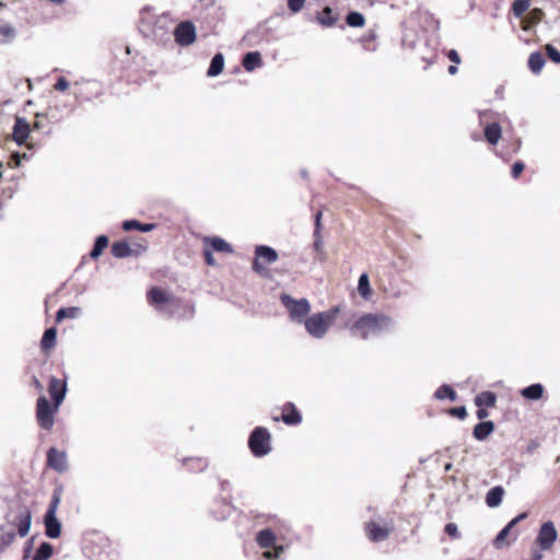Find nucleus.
I'll use <instances>...</instances> for the list:
<instances>
[{
	"instance_id": "a878e982",
	"label": "nucleus",
	"mask_w": 560,
	"mask_h": 560,
	"mask_svg": "<svg viewBox=\"0 0 560 560\" xmlns=\"http://www.w3.org/2000/svg\"><path fill=\"white\" fill-rule=\"evenodd\" d=\"M486 140L494 145L499 142L502 136L501 126L498 122H491L485 127L483 130Z\"/></svg>"
},
{
	"instance_id": "4c0bfd02",
	"label": "nucleus",
	"mask_w": 560,
	"mask_h": 560,
	"mask_svg": "<svg viewBox=\"0 0 560 560\" xmlns=\"http://www.w3.org/2000/svg\"><path fill=\"white\" fill-rule=\"evenodd\" d=\"M358 292L364 300H369L371 298L372 290L370 285L369 276L366 273H362L359 277Z\"/></svg>"
},
{
	"instance_id": "58836bf2",
	"label": "nucleus",
	"mask_w": 560,
	"mask_h": 560,
	"mask_svg": "<svg viewBox=\"0 0 560 560\" xmlns=\"http://www.w3.org/2000/svg\"><path fill=\"white\" fill-rule=\"evenodd\" d=\"M434 398L438 400L447 398L454 401L456 399V392L450 385L443 384L435 390Z\"/></svg>"
},
{
	"instance_id": "603ef678",
	"label": "nucleus",
	"mask_w": 560,
	"mask_h": 560,
	"mask_svg": "<svg viewBox=\"0 0 560 560\" xmlns=\"http://www.w3.org/2000/svg\"><path fill=\"white\" fill-rule=\"evenodd\" d=\"M524 168H525V164L522 161H516L512 165V170H511L512 177L517 178L521 175V173L524 171Z\"/></svg>"
},
{
	"instance_id": "0eeeda50",
	"label": "nucleus",
	"mask_w": 560,
	"mask_h": 560,
	"mask_svg": "<svg viewBox=\"0 0 560 560\" xmlns=\"http://www.w3.org/2000/svg\"><path fill=\"white\" fill-rule=\"evenodd\" d=\"M332 319V313L322 312L308 316L302 324L310 336L322 339L327 334Z\"/></svg>"
},
{
	"instance_id": "6ab92c4d",
	"label": "nucleus",
	"mask_w": 560,
	"mask_h": 560,
	"mask_svg": "<svg viewBox=\"0 0 560 560\" xmlns=\"http://www.w3.org/2000/svg\"><path fill=\"white\" fill-rule=\"evenodd\" d=\"M277 533L271 527H266L256 534V542L260 548H270L275 546Z\"/></svg>"
},
{
	"instance_id": "6e6552de",
	"label": "nucleus",
	"mask_w": 560,
	"mask_h": 560,
	"mask_svg": "<svg viewBox=\"0 0 560 560\" xmlns=\"http://www.w3.org/2000/svg\"><path fill=\"white\" fill-rule=\"evenodd\" d=\"M59 407L51 405L45 396H39L36 402V419L38 425L44 430H50L55 422V413Z\"/></svg>"
},
{
	"instance_id": "a211bd4d",
	"label": "nucleus",
	"mask_w": 560,
	"mask_h": 560,
	"mask_svg": "<svg viewBox=\"0 0 560 560\" xmlns=\"http://www.w3.org/2000/svg\"><path fill=\"white\" fill-rule=\"evenodd\" d=\"M281 420L287 425H298L302 422V416L300 411L296 409L295 405L289 401L283 405Z\"/></svg>"
},
{
	"instance_id": "ea45409f",
	"label": "nucleus",
	"mask_w": 560,
	"mask_h": 560,
	"mask_svg": "<svg viewBox=\"0 0 560 560\" xmlns=\"http://www.w3.org/2000/svg\"><path fill=\"white\" fill-rule=\"evenodd\" d=\"M52 546L47 541H43L39 545L38 549L36 550L32 560H48L52 556Z\"/></svg>"
},
{
	"instance_id": "4d7b16f0",
	"label": "nucleus",
	"mask_w": 560,
	"mask_h": 560,
	"mask_svg": "<svg viewBox=\"0 0 560 560\" xmlns=\"http://www.w3.org/2000/svg\"><path fill=\"white\" fill-rule=\"evenodd\" d=\"M203 255H205V260H206L207 265H209V266H214L215 265V260L213 258V255H212L211 250L205 249L203 250Z\"/></svg>"
},
{
	"instance_id": "1a4fd4ad",
	"label": "nucleus",
	"mask_w": 560,
	"mask_h": 560,
	"mask_svg": "<svg viewBox=\"0 0 560 560\" xmlns=\"http://www.w3.org/2000/svg\"><path fill=\"white\" fill-rule=\"evenodd\" d=\"M382 518L370 520L364 524L365 535L372 542H381L386 540L392 532L394 530V526L392 523L381 524Z\"/></svg>"
},
{
	"instance_id": "de8ad7c7",
	"label": "nucleus",
	"mask_w": 560,
	"mask_h": 560,
	"mask_svg": "<svg viewBox=\"0 0 560 560\" xmlns=\"http://www.w3.org/2000/svg\"><path fill=\"white\" fill-rule=\"evenodd\" d=\"M547 57L555 63H560V50L552 45L546 46Z\"/></svg>"
},
{
	"instance_id": "052dcab7",
	"label": "nucleus",
	"mask_w": 560,
	"mask_h": 560,
	"mask_svg": "<svg viewBox=\"0 0 560 560\" xmlns=\"http://www.w3.org/2000/svg\"><path fill=\"white\" fill-rule=\"evenodd\" d=\"M542 550L539 548V550L537 549H533L532 550V555H530V559L529 560H542L544 558V555L541 552Z\"/></svg>"
},
{
	"instance_id": "774afa93",
	"label": "nucleus",
	"mask_w": 560,
	"mask_h": 560,
	"mask_svg": "<svg viewBox=\"0 0 560 560\" xmlns=\"http://www.w3.org/2000/svg\"><path fill=\"white\" fill-rule=\"evenodd\" d=\"M508 524L510 525V527H513V528H514V527L518 524V522H517V521H516V518L514 517V518H512Z\"/></svg>"
},
{
	"instance_id": "338daca9",
	"label": "nucleus",
	"mask_w": 560,
	"mask_h": 560,
	"mask_svg": "<svg viewBox=\"0 0 560 560\" xmlns=\"http://www.w3.org/2000/svg\"><path fill=\"white\" fill-rule=\"evenodd\" d=\"M527 513L526 512H523L521 514H518L517 516H515L516 521L520 523L521 521L525 520L527 517Z\"/></svg>"
},
{
	"instance_id": "f8f14e48",
	"label": "nucleus",
	"mask_w": 560,
	"mask_h": 560,
	"mask_svg": "<svg viewBox=\"0 0 560 560\" xmlns=\"http://www.w3.org/2000/svg\"><path fill=\"white\" fill-rule=\"evenodd\" d=\"M177 45L186 47L196 40V27L190 21H183L172 31Z\"/></svg>"
},
{
	"instance_id": "423d86ee",
	"label": "nucleus",
	"mask_w": 560,
	"mask_h": 560,
	"mask_svg": "<svg viewBox=\"0 0 560 560\" xmlns=\"http://www.w3.org/2000/svg\"><path fill=\"white\" fill-rule=\"evenodd\" d=\"M248 447L255 457L268 455L271 447V434L264 427H256L249 434Z\"/></svg>"
},
{
	"instance_id": "473e14b6",
	"label": "nucleus",
	"mask_w": 560,
	"mask_h": 560,
	"mask_svg": "<svg viewBox=\"0 0 560 560\" xmlns=\"http://www.w3.org/2000/svg\"><path fill=\"white\" fill-rule=\"evenodd\" d=\"M57 330L54 327L47 328L40 340L43 351H48L56 346Z\"/></svg>"
},
{
	"instance_id": "a19ab883",
	"label": "nucleus",
	"mask_w": 560,
	"mask_h": 560,
	"mask_svg": "<svg viewBox=\"0 0 560 560\" xmlns=\"http://www.w3.org/2000/svg\"><path fill=\"white\" fill-rule=\"evenodd\" d=\"M81 314V308L77 306L61 307L57 311L56 320L61 322L63 318H77Z\"/></svg>"
},
{
	"instance_id": "9d476101",
	"label": "nucleus",
	"mask_w": 560,
	"mask_h": 560,
	"mask_svg": "<svg viewBox=\"0 0 560 560\" xmlns=\"http://www.w3.org/2000/svg\"><path fill=\"white\" fill-rule=\"evenodd\" d=\"M278 259V253L268 245H257L255 247V259L253 261V270L258 275H265L266 268L264 264L271 265Z\"/></svg>"
},
{
	"instance_id": "20e7f679",
	"label": "nucleus",
	"mask_w": 560,
	"mask_h": 560,
	"mask_svg": "<svg viewBox=\"0 0 560 560\" xmlns=\"http://www.w3.org/2000/svg\"><path fill=\"white\" fill-rule=\"evenodd\" d=\"M62 486H57L44 515L45 534L50 539L59 538L61 535V522L57 518V510L62 498Z\"/></svg>"
},
{
	"instance_id": "7ed1b4c3",
	"label": "nucleus",
	"mask_w": 560,
	"mask_h": 560,
	"mask_svg": "<svg viewBox=\"0 0 560 560\" xmlns=\"http://www.w3.org/2000/svg\"><path fill=\"white\" fill-rule=\"evenodd\" d=\"M139 30L143 36L152 39L158 45L167 46L172 43V21L165 13L156 18L142 14Z\"/></svg>"
},
{
	"instance_id": "7c9ffc66",
	"label": "nucleus",
	"mask_w": 560,
	"mask_h": 560,
	"mask_svg": "<svg viewBox=\"0 0 560 560\" xmlns=\"http://www.w3.org/2000/svg\"><path fill=\"white\" fill-rule=\"evenodd\" d=\"M497 402V395L493 392H481L475 397V405L477 407H494Z\"/></svg>"
},
{
	"instance_id": "e2e57ef3",
	"label": "nucleus",
	"mask_w": 560,
	"mask_h": 560,
	"mask_svg": "<svg viewBox=\"0 0 560 560\" xmlns=\"http://www.w3.org/2000/svg\"><path fill=\"white\" fill-rule=\"evenodd\" d=\"M320 220H322V211H318L316 214H315V231H318L320 230Z\"/></svg>"
},
{
	"instance_id": "13d9d810",
	"label": "nucleus",
	"mask_w": 560,
	"mask_h": 560,
	"mask_svg": "<svg viewBox=\"0 0 560 560\" xmlns=\"http://www.w3.org/2000/svg\"><path fill=\"white\" fill-rule=\"evenodd\" d=\"M231 489H232V485L229 480H221L220 481V490L222 492H228L230 493L231 492Z\"/></svg>"
},
{
	"instance_id": "39448f33",
	"label": "nucleus",
	"mask_w": 560,
	"mask_h": 560,
	"mask_svg": "<svg viewBox=\"0 0 560 560\" xmlns=\"http://www.w3.org/2000/svg\"><path fill=\"white\" fill-rule=\"evenodd\" d=\"M282 305L289 313L292 322L302 324L311 312V304L307 299H294L290 294L282 293L280 296Z\"/></svg>"
},
{
	"instance_id": "0e129e2a",
	"label": "nucleus",
	"mask_w": 560,
	"mask_h": 560,
	"mask_svg": "<svg viewBox=\"0 0 560 560\" xmlns=\"http://www.w3.org/2000/svg\"><path fill=\"white\" fill-rule=\"evenodd\" d=\"M32 542H33V538L26 542V546L24 547V558H27L30 556V552L32 549Z\"/></svg>"
},
{
	"instance_id": "9b49d317",
	"label": "nucleus",
	"mask_w": 560,
	"mask_h": 560,
	"mask_svg": "<svg viewBox=\"0 0 560 560\" xmlns=\"http://www.w3.org/2000/svg\"><path fill=\"white\" fill-rule=\"evenodd\" d=\"M558 532L552 521L544 522L540 525L538 534L535 538V545L541 550H550L557 541Z\"/></svg>"
},
{
	"instance_id": "5fc2aeb1",
	"label": "nucleus",
	"mask_w": 560,
	"mask_h": 560,
	"mask_svg": "<svg viewBox=\"0 0 560 560\" xmlns=\"http://www.w3.org/2000/svg\"><path fill=\"white\" fill-rule=\"evenodd\" d=\"M450 413L454 417H457L458 419H465L467 416V410L464 406L460 407H454L450 409Z\"/></svg>"
},
{
	"instance_id": "ddd939ff",
	"label": "nucleus",
	"mask_w": 560,
	"mask_h": 560,
	"mask_svg": "<svg viewBox=\"0 0 560 560\" xmlns=\"http://www.w3.org/2000/svg\"><path fill=\"white\" fill-rule=\"evenodd\" d=\"M67 389V381L59 380L56 376H51L49 378L48 393L50 395L52 404L56 405V407H60V405L65 400Z\"/></svg>"
},
{
	"instance_id": "393cba45",
	"label": "nucleus",
	"mask_w": 560,
	"mask_h": 560,
	"mask_svg": "<svg viewBox=\"0 0 560 560\" xmlns=\"http://www.w3.org/2000/svg\"><path fill=\"white\" fill-rule=\"evenodd\" d=\"M545 392L540 383H535L521 389V395L527 400H538L542 397Z\"/></svg>"
},
{
	"instance_id": "e433bc0d",
	"label": "nucleus",
	"mask_w": 560,
	"mask_h": 560,
	"mask_svg": "<svg viewBox=\"0 0 560 560\" xmlns=\"http://www.w3.org/2000/svg\"><path fill=\"white\" fill-rule=\"evenodd\" d=\"M208 242L210 243L211 248L218 253H233L232 246L219 236L209 237Z\"/></svg>"
},
{
	"instance_id": "f03ea898",
	"label": "nucleus",
	"mask_w": 560,
	"mask_h": 560,
	"mask_svg": "<svg viewBox=\"0 0 560 560\" xmlns=\"http://www.w3.org/2000/svg\"><path fill=\"white\" fill-rule=\"evenodd\" d=\"M394 319L383 313H368L361 315L351 326L350 334L362 340L378 338L392 331Z\"/></svg>"
},
{
	"instance_id": "4468645a",
	"label": "nucleus",
	"mask_w": 560,
	"mask_h": 560,
	"mask_svg": "<svg viewBox=\"0 0 560 560\" xmlns=\"http://www.w3.org/2000/svg\"><path fill=\"white\" fill-rule=\"evenodd\" d=\"M47 464L54 470L65 472L68 469L66 452L59 451L56 447H50L47 451Z\"/></svg>"
},
{
	"instance_id": "c9c22d12",
	"label": "nucleus",
	"mask_w": 560,
	"mask_h": 560,
	"mask_svg": "<svg viewBox=\"0 0 560 560\" xmlns=\"http://www.w3.org/2000/svg\"><path fill=\"white\" fill-rule=\"evenodd\" d=\"M108 245V237L106 235H98L95 241L92 250L90 252V256L92 259L98 258L103 250Z\"/></svg>"
},
{
	"instance_id": "f704fd0d",
	"label": "nucleus",
	"mask_w": 560,
	"mask_h": 560,
	"mask_svg": "<svg viewBox=\"0 0 560 560\" xmlns=\"http://www.w3.org/2000/svg\"><path fill=\"white\" fill-rule=\"evenodd\" d=\"M545 66V58L539 51L532 52L528 57V68L533 73H539Z\"/></svg>"
},
{
	"instance_id": "cd10ccee",
	"label": "nucleus",
	"mask_w": 560,
	"mask_h": 560,
	"mask_svg": "<svg viewBox=\"0 0 560 560\" xmlns=\"http://www.w3.org/2000/svg\"><path fill=\"white\" fill-rule=\"evenodd\" d=\"M0 36L2 37L1 44H9L16 38L18 31L11 23L0 21Z\"/></svg>"
},
{
	"instance_id": "8fccbe9b",
	"label": "nucleus",
	"mask_w": 560,
	"mask_h": 560,
	"mask_svg": "<svg viewBox=\"0 0 560 560\" xmlns=\"http://www.w3.org/2000/svg\"><path fill=\"white\" fill-rule=\"evenodd\" d=\"M306 0H288V8L291 12L298 13L300 12Z\"/></svg>"
},
{
	"instance_id": "a18cd8bd",
	"label": "nucleus",
	"mask_w": 560,
	"mask_h": 560,
	"mask_svg": "<svg viewBox=\"0 0 560 560\" xmlns=\"http://www.w3.org/2000/svg\"><path fill=\"white\" fill-rule=\"evenodd\" d=\"M510 533L505 529V528H502L497 537L494 538V541H493V545L497 549H501L503 548L504 546H509L511 545V541H508L506 540V537Z\"/></svg>"
},
{
	"instance_id": "aec40b11",
	"label": "nucleus",
	"mask_w": 560,
	"mask_h": 560,
	"mask_svg": "<svg viewBox=\"0 0 560 560\" xmlns=\"http://www.w3.org/2000/svg\"><path fill=\"white\" fill-rule=\"evenodd\" d=\"M494 431V423L491 420L480 421L472 430V435L478 441H485Z\"/></svg>"
},
{
	"instance_id": "2f4dec72",
	"label": "nucleus",
	"mask_w": 560,
	"mask_h": 560,
	"mask_svg": "<svg viewBox=\"0 0 560 560\" xmlns=\"http://www.w3.org/2000/svg\"><path fill=\"white\" fill-rule=\"evenodd\" d=\"M154 228H155V225L153 223H141L138 220H125L122 222V229L125 231L137 230V231H140V232L147 233V232L152 231Z\"/></svg>"
},
{
	"instance_id": "79ce46f5",
	"label": "nucleus",
	"mask_w": 560,
	"mask_h": 560,
	"mask_svg": "<svg viewBox=\"0 0 560 560\" xmlns=\"http://www.w3.org/2000/svg\"><path fill=\"white\" fill-rule=\"evenodd\" d=\"M315 241H314V250L316 253L315 259L319 261H324L326 259V253L324 250V242L320 236V232L315 231L314 232Z\"/></svg>"
},
{
	"instance_id": "b1692460",
	"label": "nucleus",
	"mask_w": 560,
	"mask_h": 560,
	"mask_svg": "<svg viewBox=\"0 0 560 560\" xmlns=\"http://www.w3.org/2000/svg\"><path fill=\"white\" fill-rule=\"evenodd\" d=\"M183 465L192 472H201L207 469L209 463L205 457H187L183 459Z\"/></svg>"
},
{
	"instance_id": "3c124183",
	"label": "nucleus",
	"mask_w": 560,
	"mask_h": 560,
	"mask_svg": "<svg viewBox=\"0 0 560 560\" xmlns=\"http://www.w3.org/2000/svg\"><path fill=\"white\" fill-rule=\"evenodd\" d=\"M32 158V154H28V153H19V152H14L12 153L11 155V159L14 161V164L16 167H19L21 165V161L22 160H30Z\"/></svg>"
},
{
	"instance_id": "c85d7f7f",
	"label": "nucleus",
	"mask_w": 560,
	"mask_h": 560,
	"mask_svg": "<svg viewBox=\"0 0 560 560\" xmlns=\"http://www.w3.org/2000/svg\"><path fill=\"white\" fill-rule=\"evenodd\" d=\"M224 68V56L222 52L215 54L211 61L210 66L207 70V75L210 78L218 77Z\"/></svg>"
},
{
	"instance_id": "49530a36",
	"label": "nucleus",
	"mask_w": 560,
	"mask_h": 560,
	"mask_svg": "<svg viewBox=\"0 0 560 560\" xmlns=\"http://www.w3.org/2000/svg\"><path fill=\"white\" fill-rule=\"evenodd\" d=\"M283 552V546H273L272 550H266L262 552V558L266 560H278Z\"/></svg>"
},
{
	"instance_id": "4be33fe9",
	"label": "nucleus",
	"mask_w": 560,
	"mask_h": 560,
	"mask_svg": "<svg viewBox=\"0 0 560 560\" xmlns=\"http://www.w3.org/2000/svg\"><path fill=\"white\" fill-rule=\"evenodd\" d=\"M268 527H271L275 533L279 535H284L288 533L291 528L289 522L284 518H281L278 515H270L267 518Z\"/></svg>"
},
{
	"instance_id": "f257e3e1",
	"label": "nucleus",
	"mask_w": 560,
	"mask_h": 560,
	"mask_svg": "<svg viewBox=\"0 0 560 560\" xmlns=\"http://www.w3.org/2000/svg\"><path fill=\"white\" fill-rule=\"evenodd\" d=\"M7 524L0 526V553L12 544L18 534L24 537L28 534L32 513L26 505L18 504L5 515Z\"/></svg>"
},
{
	"instance_id": "dca6fc26",
	"label": "nucleus",
	"mask_w": 560,
	"mask_h": 560,
	"mask_svg": "<svg viewBox=\"0 0 560 560\" xmlns=\"http://www.w3.org/2000/svg\"><path fill=\"white\" fill-rule=\"evenodd\" d=\"M81 84H86L90 89L86 91H84V90L74 91L73 94L78 101H91L93 97H97L103 94V90L96 81L81 80V81H77L74 83V85H81Z\"/></svg>"
},
{
	"instance_id": "37998d69",
	"label": "nucleus",
	"mask_w": 560,
	"mask_h": 560,
	"mask_svg": "<svg viewBox=\"0 0 560 560\" xmlns=\"http://www.w3.org/2000/svg\"><path fill=\"white\" fill-rule=\"evenodd\" d=\"M346 22L351 27H361L365 23V19L362 13L351 11L347 14Z\"/></svg>"
},
{
	"instance_id": "c756f323",
	"label": "nucleus",
	"mask_w": 560,
	"mask_h": 560,
	"mask_svg": "<svg viewBox=\"0 0 560 560\" xmlns=\"http://www.w3.org/2000/svg\"><path fill=\"white\" fill-rule=\"evenodd\" d=\"M148 300L151 304L155 305L166 304L170 302L168 294L158 287L152 288L148 292Z\"/></svg>"
},
{
	"instance_id": "c03bdc74",
	"label": "nucleus",
	"mask_w": 560,
	"mask_h": 560,
	"mask_svg": "<svg viewBox=\"0 0 560 560\" xmlns=\"http://www.w3.org/2000/svg\"><path fill=\"white\" fill-rule=\"evenodd\" d=\"M529 0H515L512 3V12L515 18H521L529 8Z\"/></svg>"
},
{
	"instance_id": "09e8293b",
	"label": "nucleus",
	"mask_w": 560,
	"mask_h": 560,
	"mask_svg": "<svg viewBox=\"0 0 560 560\" xmlns=\"http://www.w3.org/2000/svg\"><path fill=\"white\" fill-rule=\"evenodd\" d=\"M445 533L452 537L453 539H458L460 534L458 532V527L455 523H447L444 528Z\"/></svg>"
},
{
	"instance_id": "72a5a7b5",
	"label": "nucleus",
	"mask_w": 560,
	"mask_h": 560,
	"mask_svg": "<svg viewBox=\"0 0 560 560\" xmlns=\"http://www.w3.org/2000/svg\"><path fill=\"white\" fill-rule=\"evenodd\" d=\"M317 21L326 27L335 25L337 22V15L334 14L331 8L325 7L322 12L317 14Z\"/></svg>"
},
{
	"instance_id": "6e6d98bb",
	"label": "nucleus",
	"mask_w": 560,
	"mask_h": 560,
	"mask_svg": "<svg viewBox=\"0 0 560 560\" xmlns=\"http://www.w3.org/2000/svg\"><path fill=\"white\" fill-rule=\"evenodd\" d=\"M447 58L455 65H459L462 61L458 52L455 49H450L447 51Z\"/></svg>"
},
{
	"instance_id": "69168bd1",
	"label": "nucleus",
	"mask_w": 560,
	"mask_h": 560,
	"mask_svg": "<svg viewBox=\"0 0 560 560\" xmlns=\"http://www.w3.org/2000/svg\"><path fill=\"white\" fill-rule=\"evenodd\" d=\"M447 71H448V73H450L451 75L456 74V73H457V71H458L457 65H455V63H454V65H451V66L448 67Z\"/></svg>"
},
{
	"instance_id": "412c9836",
	"label": "nucleus",
	"mask_w": 560,
	"mask_h": 560,
	"mask_svg": "<svg viewBox=\"0 0 560 560\" xmlns=\"http://www.w3.org/2000/svg\"><path fill=\"white\" fill-rule=\"evenodd\" d=\"M503 495H504V489L502 486L492 487L487 492L485 502L491 509L498 508L502 503Z\"/></svg>"
},
{
	"instance_id": "5701e85b",
	"label": "nucleus",
	"mask_w": 560,
	"mask_h": 560,
	"mask_svg": "<svg viewBox=\"0 0 560 560\" xmlns=\"http://www.w3.org/2000/svg\"><path fill=\"white\" fill-rule=\"evenodd\" d=\"M262 59L259 51H248L243 57V67L246 71L252 72L256 68L261 67Z\"/></svg>"
},
{
	"instance_id": "864d4df0",
	"label": "nucleus",
	"mask_w": 560,
	"mask_h": 560,
	"mask_svg": "<svg viewBox=\"0 0 560 560\" xmlns=\"http://www.w3.org/2000/svg\"><path fill=\"white\" fill-rule=\"evenodd\" d=\"M70 86L69 81L65 77H59L54 88L56 91L63 92Z\"/></svg>"
},
{
	"instance_id": "bf43d9fd",
	"label": "nucleus",
	"mask_w": 560,
	"mask_h": 560,
	"mask_svg": "<svg viewBox=\"0 0 560 560\" xmlns=\"http://www.w3.org/2000/svg\"><path fill=\"white\" fill-rule=\"evenodd\" d=\"M476 416L479 420H483L486 419L488 416H489V412L487 411L486 408H482V407H478L477 411H476Z\"/></svg>"
},
{
	"instance_id": "2eb2a0df",
	"label": "nucleus",
	"mask_w": 560,
	"mask_h": 560,
	"mask_svg": "<svg viewBox=\"0 0 560 560\" xmlns=\"http://www.w3.org/2000/svg\"><path fill=\"white\" fill-rule=\"evenodd\" d=\"M233 510L234 508L229 497L215 500L210 512L214 520L224 521L231 516Z\"/></svg>"
},
{
	"instance_id": "f3484780",
	"label": "nucleus",
	"mask_w": 560,
	"mask_h": 560,
	"mask_svg": "<svg viewBox=\"0 0 560 560\" xmlns=\"http://www.w3.org/2000/svg\"><path fill=\"white\" fill-rule=\"evenodd\" d=\"M30 124L27 120L23 117H18L15 119L14 126H13V139L19 144L22 145L26 142L28 136H30Z\"/></svg>"
},
{
	"instance_id": "680f3d73",
	"label": "nucleus",
	"mask_w": 560,
	"mask_h": 560,
	"mask_svg": "<svg viewBox=\"0 0 560 560\" xmlns=\"http://www.w3.org/2000/svg\"><path fill=\"white\" fill-rule=\"evenodd\" d=\"M32 385L35 387L36 390L38 392H43L44 389V386L43 384L40 383V381L37 378V376H33L32 377Z\"/></svg>"
},
{
	"instance_id": "bb28decb",
	"label": "nucleus",
	"mask_w": 560,
	"mask_h": 560,
	"mask_svg": "<svg viewBox=\"0 0 560 560\" xmlns=\"http://www.w3.org/2000/svg\"><path fill=\"white\" fill-rule=\"evenodd\" d=\"M112 254L115 258L122 259L132 256L133 250L126 241L114 242Z\"/></svg>"
}]
</instances>
